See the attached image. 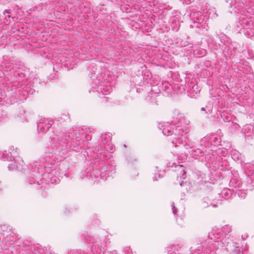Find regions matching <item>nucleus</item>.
I'll return each instance as SVG.
<instances>
[{
  "label": "nucleus",
  "mask_w": 254,
  "mask_h": 254,
  "mask_svg": "<svg viewBox=\"0 0 254 254\" xmlns=\"http://www.w3.org/2000/svg\"><path fill=\"white\" fill-rule=\"evenodd\" d=\"M84 137L83 131L79 128L70 130L65 134L55 135L52 138L51 151L45 152L39 159L40 165L38 162L30 163L28 166L27 181L30 184L40 185L43 176V169L58 167V162H56L55 155L62 158L66 157L67 153L70 148L78 152L82 147V138Z\"/></svg>",
  "instance_id": "1"
},
{
  "label": "nucleus",
  "mask_w": 254,
  "mask_h": 254,
  "mask_svg": "<svg viewBox=\"0 0 254 254\" xmlns=\"http://www.w3.org/2000/svg\"><path fill=\"white\" fill-rule=\"evenodd\" d=\"M173 124L164 123L159 126L165 135L172 136V143L176 146L183 142L182 136L189 130L190 121L178 109L173 111Z\"/></svg>",
  "instance_id": "2"
},
{
  "label": "nucleus",
  "mask_w": 254,
  "mask_h": 254,
  "mask_svg": "<svg viewBox=\"0 0 254 254\" xmlns=\"http://www.w3.org/2000/svg\"><path fill=\"white\" fill-rule=\"evenodd\" d=\"M220 230L224 237L220 241H214L212 246L215 247L216 245H220L224 248L229 254H247L246 251L240 247V239H236L232 234H229L232 231V227L229 225L223 226Z\"/></svg>",
  "instance_id": "3"
},
{
  "label": "nucleus",
  "mask_w": 254,
  "mask_h": 254,
  "mask_svg": "<svg viewBox=\"0 0 254 254\" xmlns=\"http://www.w3.org/2000/svg\"><path fill=\"white\" fill-rule=\"evenodd\" d=\"M94 165L92 171H88L86 172L82 173L80 175L81 179H83L85 177L88 179L90 178L100 177L102 179H106L107 177H109L115 173V166L112 165L107 166L105 165L102 159L95 158L94 160Z\"/></svg>",
  "instance_id": "4"
},
{
  "label": "nucleus",
  "mask_w": 254,
  "mask_h": 254,
  "mask_svg": "<svg viewBox=\"0 0 254 254\" xmlns=\"http://www.w3.org/2000/svg\"><path fill=\"white\" fill-rule=\"evenodd\" d=\"M80 240L89 244L90 250L93 254H104L106 251L105 246L110 242L108 237L105 238L104 242L98 237H92L87 232H83L79 235Z\"/></svg>",
  "instance_id": "5"
},
{
  "label": "nucleus",
  "mask_w": 254,
  "mask_h": 254,
  "mask_svg": "<svg viewBox=\"0 0 254 254\" xmlns=\"http://www.w3.org/2000/svg\"><path fill=\"white\" fill-rule=\"evenodd\" d=\"M222 235V230L217 228H214L212 229L211 231L209 233L208 238L209 241L208 242V246L205 244L202 245L201 244H198L196 247V250L193 254H213L215 253L217 249L220 247V245H216L215 247L212 246V244L214 243V241H218L217 239H220Z\"/></svg>",
  "instance_id": "6"
},
{
  "label": "nucleus",
  "mask_w": 254,
  "mask_h": 254,
  "mask_svg": "<svg viewBox=\"0 0 254 254\" xmlns=\"http://www.w3.org/2000/svg\"><path fill=\"white\" fill-rule=\"evenodd\" d=\"M17 239L18 237L12 227L6 225H0V245L2 249L14 247Z\"/></svg>",
  "instance_id": "7"
},
{
  "label": "nucleus",
  "mask_w": 254,
  "mask_h": 254,
  "mask_svg": "<svg viewBox=\"0 0 254 254\" xmlns=\"http://www.w3.org/2000/svg\"><path fill=\"white\" fill-rule=\"evenodd\" d=\"M236 31L241 32L243 30L244 34L248 36L254 35V21L252 17H248L247 14L241 13L236 25Z\"/></svg>",
  "instance_id": "8"
},
{
  "label": "nucleus",
  "mask_w": 254,
  "mask_h": 254,
  "mask_svg": "<svg viewBox=\"0 0 254 254\" xmlns=\"http://www.w3.org/2000/svg\"><path fill=\"white\" fill-rule=\"evenodd\" d=\"M64 167V162L58 163V167H53L50 171L49 172L48 170H46L47 174L43 172L42 177H43L51 184H57L60 179L65 175L66 168ZM42 179V178H41ZM41 182L42 181L40 182V184Z\"/></svg>",
  "instance_id": "9"
},
{
  "label": "nucleus",
  "mask_w": 254,
  "mask_h": 254,
  "mask_svg": "<svg viewBox=\"0 0 254 254\" xmlns=\"http://www.w3.org/2000/svg\"><path fill=\"white\" fill-rule=\"evenodd\" d=\"M216 38H218L221 44H219L226 57L231 58L238 52L236 44L230 41L225 34L222 33L216 34Z\"/></svg>",
  "instance_id": "10"
},
{
  "label": "nucleus",
  "mask_w": 254,
  "mask_h": 254,
  "mask_svg": "<svg viewBox=\"0 0 254 254\" xmlns=\"http://www.w3.org/2000/svg\"><path fill=\"white\" fill-rule=\"evenodd\" d=\"M192 24H190L191 28L204 29L205 26L206 21L205 16L201 12H194L190 15Z\"/></svg>",
  "instance_id": "11"
},
{
  "label": "nucleus",
  "mask_w": 254,
  "mask_h": 254,
  "mask_svg": "<svg viewBox=\"0 0 254 254\" xmlns=\"http://www.w3.org/2000/svg\"><path fill=\"white\" fill-rule=\"evenodd\" d=\"M221 139L213 134H207L201 139L200 144L201 147H210L215 149L216 146L220 145Z\"/></svg>",
  "instance_id": "12"
},
{
  "label": "nucleus",
  "mask_w": 254,
  "mask_h": 254,
  "mask_svg": "<svg viewBox=\"0 0 254 254\" xmlns=\"http://www.w3.org/2000/svg\"><path fill=\"white\" fill-rule=\"evenodd\" d=\"M250 165V163L246 164V173L249 172V174L246 175L245 180H244L241 184V188H242L243 190H251L254 187V173H251L252 170L249 169Z\"/></svg>",
  "instance_id": "13"
},
{
  "label": "nucleus",
  "mask_w": 254,
  "mask_h": 254,
  "mask_svg": "<svg viewBox=\"0 0 254 254\" xmlns=\"http://www.w3.org/2000/svg\"><path fill=\"white\" fill-rule=\"evenodd\" d=\"M92 89V91L101 92L104 95L109 94L112 90L111 86L106 84L105 81L97 79L93 81Z\"/></svg>",
  "instance_id": "14"
},
{
  "label": "nucleus",
  "mask_w": 254,
  "mask_h": 254,
  "mask_svg": "<svg viewBox=\"0 0 254 254\" xmlns=\"http://www.w3.org/2000/svg\"><path fill=\"white\" fill-rule=\"evenodd\" d=\"M16 244H15L14 246H18L22 248L23 251L22 254H24V253L27 254H38V252L39 251V249H41V248L37 247L35 245H32L31 243L28 240L24 241L21 245L18 244L16 241Z\"/></svg>",
  "instance_id": "15"
},
{
  "label": "nucleus",
  "mask_w": 254,
  "mask_h": 254,
  "mask_svg": "<svg viewBox=\"0 0 254 254\" xmlns=\"http://www.w3.org/2000/svg\"><path fill=\"white\" fill-rule=\"evenodd\" d=\"M53 121L46 118H41L37 122V130L38 133L47 131L53 125Z\"/></svg>",
  "instance_id": "16"
},
{
  "label": "nucleus",
  "mask_w": 254,
  "mask_h": 254,
  "mask_svg": "<svg viewBox=\"0 0 254 254\" xmlns=\"http://www.w3.org/2000/svg\"><path fill=\"white\" fill-rule=\"evenodd\" d=\"M114 148L112 144L108 143L104 147V148L100 146L95 147V151H97V157L99 159H104V157L106 156V153L108 152L112 153L114 151Z\"/></svg>",
  "instance_id": "17"
},
{
  "label": "nucleus",
  "mask_w": 254,
  "mask_h": 254,
  "mask_svg": "<svg viewBox=\"0 0 254 254\" xmlns=\"http://www.w3.org/2000/svg\"><path fill=\"white\" fill-rule=\"evenodd\" d=\"M17 152V148L11 146L9 148L8 152L5 151L4 152L0 151V158L3 160L8 161H11V159H14L17 157L16 154Z\"/></svg>",
  "instance_id": "18"
},
{
  "label": "nucleus",
  "mask_w": 254,
  "mask_h": 254,
  "mask_svg": "<svg viewBox=\"0 0 254 254\" xmlns=\"http://www.w3.org/2000/svg\"><path fill=\"white\" fill-rule=\"evenodd\" d=\"M206 148L204 146L201 147L200 143V148L192 147L190 148V150L189 152L193 158L196 159L197 157H203L204 156L205 149Z\"/></svg>",
  "instance_id": "19"
},
{
  "label": "nucleus",
  "mask_w": 254,
  "mask_h": 254,
  "mask_svg": "<svg viewBox=\"0 0 254 254\" xmlns=\"http://www.w3.org/2000/svg\"><path fill=\"white\" fill-rule=\"evenodd\" d=\"M13 159H11V163L8 166V169L9 171H13L14 170H17L19 171H24L26 172V169L24 168L25 165H24L23 161H20L18 163H16L15 161H13Z\"/></svg>",
  "instance_id": "20"
},
{
  "label": "nucleus",
  "mask_w": 254,
  "mask_h": 254,
  "mask_svg": "<svg viewBox=\"0 0 254 254\" xmlns=\"http://www.w3.org/2000/svg\"><path fill=\"white\" fill-rule=\"evenodd\" d=\"M214 149L210 147H207V148L205 149V154L203 157H204L205 161L208 163H210L214 158V155L213 152Z\"/></svg>",
  "instance_id": "21"
},
{
  "label": "nucleus",
  "mask_w": 254,
  "mask_h": 254,
  "mask_svg": "<svg viewBox=\"0 0 254 254\" xmlns=\"http://www.w3.org/2000/svg\"><path fill=\"white\" fill-rule=\"evenodd\" d=\"M233 192L234 191L232 189L225 188L221 191L220 193H219V198L222 197L225 199H229L232 196Z\"/></svg>",
  "instance_id": "22"
},
{
  "label": "nucleus",
  "mask_w": 254,
  "mask_h": 254,
  "mask_svg": "<svg viewBox=\"0 0 254 254\" xmlns=\"http://www.w3.org/2000/svg\"><path fill=\"white\" fill-rule=\"evenodd\" d=\"M242 182L237 178H232L229 182V187L232 188H241V184Z\"/></svg>",
  "instance_id": "23"
},
{
  "label": "nucleus",
  "mask_w": 254,
  "mask_h": 254,
  "mask_svg": "<svg viewBox=\"0 0 254 254\" xmlns=\"http://www.w3.org/2000/svg\"><path fill=\"white\" fill-rule=\"evenodd\" d=\"M208 200H209V199L207 198H204V199H203L202 200V202H201L202 207H203L204 208H206V207L209 206V205H212L213 207H216L217 206L218 203H220V204L221 203L220 202H218L216 204H212L211 203H209V202L208 201Z\"/></svg>",
  "instance_id": "24"
},
{
  "label": "nucleus",
  "mask_w": 254,
  "mask_h": 254,
  "mask_svg": "<svg viewBox=\"0 0 254 254\" xmlns=\"http://www.w3.org/2000/svg\"><path fill=\"white\" fill-rule=\"evenodd\" d=\"M173 165H174L176 167H177L178 168V171H180L181 174H182L181 178H183V179H185L186 178V172L184 170H182V165L176 166L175 163H173L172 165H171L170 163H169L168 164V167H172Z\"/></svg>",
  "instance_id": "25"
},
{
  "label": "nucleus",
  "mask_w": 254,
  "mask_h": 254,
  "mask_svg": "<svg viewBox=\"0 0 254 254\" xmlns=\"http://www.w3.org/2000/svg\"><path fill=\"white\" fill-rule=\"evenodd\" d=\"M207 12L208 14L209 17H210L211 18H215L218 16V15L216 13V10L214 8L209 9Z\"/></svg>",
  "instance_id": "26"
},
{
  "label": "nucleus",
  "mask_w": 254,
  "mask_h": 254,
  "mask_svg": "<svg viewBox=\"0 0 254 254\" xmlns=\"http://www.w3.org/2000/svg\"><path fill=\"white\" fill-rule=\"evenodd\" d=\"M201 111H204L206 114H210L212 111V106L210 104L207 105L205 107H202Z\"/></svg>",
  "instance_id": "27"
},
{
  "label": "nucleus",
  "mask_w": 254,
  "mask_h": 254,
  "mask_svg": "<svg viewBox=\"0 0 254 254\" xmlns=\"http://www.w3.org/2000/svg\"><path fill=\"white\" fill-rule=\"evenodd\" d=\"M247 190H243L242 188L241 190H237L236 192V194L237 193L239 197L242 199H244L247 193L246 191Z\"/></svg>",
  "instance_id": "28"
},
{
  "label": "nucleus",
  "mask_w": 254,
  "mask_h": 254,
  "mask_svg": "<svg viewBox=\"0 0 254 254\" xmlns=\"http://www.w3.org/2000/svg\"><path fill=\"white\" fill-rule=\"evenodd\" d=\"M13 63L11 62H8L5 64L4 69L6 71H10L11 69H13V66H12Z\"/></svg>",
  "instance_id": "29"
},
{
  "label": "nucleus",
  "mask_w": 254,
  "mask_h": 254,
  "mask_svg": "<svg viewBox=\"0 0 254 254\" xmlns=\"http://www.w3.org/2000/svg\"><path fill=\"white\" fill-rule=\"evenodd\" d=\"M105 137L101 140L100 143H102L103 144H105V142L107 143L108 141L111 140V138L110 135L109 134H105Z\"/></svg>",
  "instance_id": "30"
},
{
  "label": "nucleus",
  "mask_w": 254,
  "mask_h": 254,
  "mask_svg": "<svg viewBox=\"0 0 254 254\" xmlns=\"http://www.w3.org/2000/svg\"><path fill=\"white\" fill-rule=\"evenodd\" d=\"M232 158L234 159H237L238 160H242V155L238 152H234L232 154Z\"/></svg>",
  "instance_id": "31"
},
{
  "label": "nucleus",
  "mask_w": 254,
  "mask_h": 254,
  "mask_svg": "<svg viewBox=\"0 0 254 254\" xmlns=\"http://www.w3.org/2000/svg\"><path fill=\"white\" fill-rule=\"evenodd\" d=\"M69 120V117L66 114H63L61 117L58 118V121L62 122H66Z\"/></svg>",
  "instance_id": "32"
},
{
  "label": "nucleus",
  "mask_w": 254,
  "mask_h": 254,
  "mask_svg": "<svg viewBox=\"0 0 254 254\" xmlns=\"http://www.w3.org/2000/svg\"><path fill=\"white\" fill-rule=\"evenodd\" d=\"M248 7L246 8L247 10V13L250 15L254 16V6L251 5L250 7L248 5Z\"/></svg>",
  "instance_id": "33"
},
{
  "label": "nucleus",
  "mask_w": 254,
  "mask_h": 254,
  "mask_svg": "<svg viewBox=\"0 0 254 254\" xmlns=\"http://www.w3.org/2000/svg\"><path fill=\"white\" fill-rule=\"evenodd\" d=\"M195 89H197V86L196 85H194L193 86H192V89H190V92H192V93L193 94V96L197 95L198 93L197 90L195 91Z\"/></svg>",
  "instance_id": "34"
},
{
  "label": "nucleus",
  "mask_w": 254,
  "mask_h": 254,
  "mask_svg": "<svg viewBox=\"0 0 254 254\" xmlns=\"http://www.w3.org/2000/svg\"><path fill=\"white\" fill-rule=\"evenodd\" d=\"M160 170H159L158 167H156V171L155 172V175L156 176L157 174L158 176V177L159 178H162L163 174H162L161 173H158L159 172H160Z\"/></svg>",
  "instance_id": "35"
},
{
  "label": "nucleus",
  "mask_w": 254,
  "mask_h": 254,
  "mask_svg": "<svg viewBox=\"0 0 254 254\" xmlns=\"http://www.w3.org/2000/svg\"><path fill=\"white\" fill-rule=\"evenodd\" d=\"M172 208L173 213L174 214V215H176L178 210H177V208H176L174 202L172 203Z\"/></svg>",
  "instance_id": "36"
},
{
  "label": "nucleus",
  "mask_w": 254,
  "mask_h": 254,
  "mask_svg": "<svg viewBox=\"0 0 254 254\" xmlns=\"http://www.w3.org/2000/svg\"><path fill=\"white\" fill-rule=\"evenodd\" d=\"M2 250L0 251V254H11L9 253V249H2Z\"/></svg>",
  "instance_id": "37"
},
{
  "label": "nucleus",
  "mask_w": 254,
  "mask_h": 254,
  "mask_svg": "<svg viewBox=\"0 0 254 254\" xmlns=\"http://www.w3.org/2000/svg\"><path fill=\"white\" fill-rule=\"evenodd\" d=\"M6 13L8 14V15H7L8 17H9V18L10 17V15H9V14L10 13V11L9 9H5L4 10L3 14L4 15H5Z\"/></svg>",
  "instance_id": "38"
},
{
  "label": "nucleus",
  "mask_w": 254,
  "mask_h": 254,
  "mask_svg": "<svg viewBox=\"0 0 254 254\" xmlns=\"http://www.w3.org/2000/svg\"><path fill=\"white\" fill-rule=\"evenodd\" d=\"M247 237H248V236L247 235H242L241 239L243 240H244L247 238Z\"/></svg>",
  "instance_id": "39"
},
{
  "label": "nucleus",
  "mask_w": 254,
  "mask_h": 254,
  "mask_svg": "<svg viewBox=\"0 0 254 254\" xmlns=\"http://www.w3.org/2000/svg\"><path fill=\"white\" fill-rule=\"evenodd\" d=\"M245 2L247 3L246 0H241V3L242 4L243 6H244L245 5Z\"/></svg>",
  "instance_id": "40"
},
{
  "label": "nucleus",
  "mask_w": 254,
  "mask_h": 254,
  "mask_svg": "<svg viewBox=\"0 0 254 254\" xmlns=\"http://www.w3.org/2000/svg\"><path fill=\"white\" fill-rule=\"evenodd\" d=\"M69 212V210H67V208L64 209V213L65 214H67V213Z\"/></svg>",
  "instance_id": "41"
},
{
  "label": "nucleus",
  "mask_w": 254,
  "mask_h": 254,
  "mask_svg": "<svg viewBox=\"0 0 254 254\" xmlns=\"http://www.w3.org/2000/svg\"><path fill=\"white\" fill-rule=\"evenodd\" d=\"M110 254H117V252L116 251L112 252Z\"/></svg>",
  "instance_id": "42"
},
{
  "label": "nucleus",
  "mask_w": 254,
  "mask_h": 254,
  "mask_svg": "<svg viewBox=\"0 0 254 254\" xmlns=\"http://www.w3.org/2000/svg\"><path fill=\"white\" fill-rule=\"evenodd\" d=\"M100 223V221L98 219L95 220V223L97 224H99Z\"/></svg>",
  "instance_id": "43"
},
{
  "label": "nucleus",
  "mask_w": 254,
  "mask_h": 254,
  "mask_svg": "<svg viewBox=\"0 0 254 254\" xmlns=\"http://www.w3.org/2000/svg\"><path fill=\"white\" fill-rule=\"evenodd\" d=\"M184 182L183 181H182L180 183V185L181 186H183V184Z\"/></svg>",
  "instance_id": "44"
},
{
  "label": "nucleus",
  "mask_w": 254,
  "mask_h": 254,
  "mask_svg": "<svg viewBox=\"0 0 254 254\" xmlns=\"http://www.w3.org/2000/svg\"><path fill=\"white\" fill-rule=\"evenodd\" d=\"M157 179H156V176H155V177H154L153 178V181H157Z\"/></svg>",
  "instance_id": "45"
},
{
  "label": "nucleus",
  "mask_w": 254,
  "mask_h": 254,
  "mask_svg": "<svg viewBox=\"0 0 254 254\" xmlns=\"http://www.w3.org/2000/svg\"><path fill=\"white\" fill-rule=\"evenodd\" d=\"M3 74V72L0 71V76Z\"/></svg>",
  "instance_id": "46"
},
{
  "label": "nucleus",
  "mask_w": 254,
  "mask_h": 254,
  "mask_svg": "<svg viewBox=\"0 0 254 254\" xmlns=\"http://www.w3.org/2000/svg\"><path fill=\"white\" fill-rule=\"evenodd\" d=\"M128 162H132L131 160H129L128 159Z\"/></svg>",
  "instance_id": "47"
}]
</instances>
